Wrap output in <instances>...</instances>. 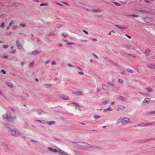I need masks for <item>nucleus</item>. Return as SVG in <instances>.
<instances>
[{"mask_svg":"<svg viewBox=\"0 0 155 155\" xmlns=\"http://www.w3.org/2000/svg\"><path fill=\"white\" fill-rule=\"evenodd\" d=\"M124 107L122 105H120L118 106V108L119 109H123L124 108Z\"/></svg>","mask_w":155,"mask_h":155,"instance_id":"obj_28","label":"nucleus"},{"mask_svg":"<svg viewBox=\"0 0 155 155\" xmlns=\"http://www.w3.org/2000/svg\"><path fill=\"white\" fill-rule=\"evenodd\" d=\"M140 11L141 12H142L145 13H147L148 12V11L143 10H140Z\"/></svg>","mask_w":155,"mask_h":155,"instance_id":"obj_33","label":"nucleus"},{"mask_svg":"<svg viewBox=\"0 0 155 155\" xmlns=\"http://www.w3.org/2000/svg\"><path fill=\"white\" fill-rule=\"evenodd\" d=\"M39 53L40 52L38 51H34L31 52V54L35 55L38 54H39Z\"/></svg>","mask_w":155,"mask_h":155,"instance_id":"obj_13","label":"nucleus"},{"mask_svg":"<svg viewBox=\"0 0 155 155\" xmlns=\"http://www.w3.org/2000/svg\"><path fill=\"white\" fill-rule=\"evenodd\" d=\"M76 94H78V95H82V92L81 91L78 92H77L76 93Z\"/></svg>","mask_w":155,"mask_h":155,"instance_id":"obj_32","label":"nucleus"},{"mask_svg":"<svg viewBox=\"0 0 155 155\" xmlns=\"http://www.w3.org/2000/svg\"><path fill=\"white\" fill-rule=\"evenodd\" d=\"M61 26V25H59V24L57 25V27L58 28H60Z\"/></svg>","mask_w":155,"mask_h":155,"instance_id":"obj_47","label":"nucleus"},{"mask_svg":"<svg viewBox=\"0 0 155 155\" xmlns=\"http://www.w3.org/2000/svg\"><path fill=\"white\" fill-rule=\"evenodd\" d=\"M150 102V100L149 98H146L144 100L143 103V104H147Z\"/></svg>","mask_w":155,"mask_h":155,"instance_id":"obj_7","label":"nucleus"},{"mask_svg":"<svg viewBox=\"0 0 155 155\" xmlns=\"http://www.w3.org/2000/svg\"><path fill=\"white\" fill-rule=\"evenodd\" d=\"M112 32H113L114 33H115L114 31L113 30H112L109 32L108 33V35H111V33Z\"/></svg>","mask_w":155,"mask_h":155,"instance_id":"obj_31","label":"nucleus"},{"mask_svg":"<svg viewBox=\"0 0 155 155\" xmlns=\"http://www.w3.org/2000/svg\"><path fill=\"white\" fill-rule=\"evenodd\" d=\"M93 55L96 58H98V57L95 54H93Z\"/></svg>","mask_w":155,"mask_h":155,"instance_id":"obj_55","label":"nucleus"},{"mask_svg":"<svg viewBox=\"0 0 155 155\" xmlns=\"http://www.w3.org/2000/svg\"><path fill=\"white\" fill-rule=\"evenodd\" d=\"M129 56H131L133 58H135L136 57V56H135V55L134 54H127V57H129Z\"/></svg>","mask_w":155,"mask_h":155,"instance_id":"obj_27","label":"nucleus"},{"mask_svg":"<svg viewBox=\"0 0 155 155\" xmlns=\"http://www.w3.org/2000/svg\"><path fill=\"white\" fill-rule=\"evenodd\" d=\"M76 143L78 146L81 147H84L85 149H88L89 148L92 147L91 146L90 144L83 142H78Z\"/></svg>","mask_w":155,"mask_h":155,"instance_id":"obj_2","label":"nucleus"},{"mask_svg":"<svg viewBox=\"0 0 155 155\" xmlns=\"http://www.w3.org/2000/svg\"><path fill=\"white\" fill-rule=\"evenodd\" d=\"M6 15H5V14L2 15L1 16V17L2 18H4L5 17H6Z\"/></svg>","mask_w":155,"mask_h":155,"instance_id":"obj_34","label":"nucleus"},{"mask_svg":"<svg viewBox=\"0 0 155 155\" xmlns=\"http://www.w3.org/2000/svg\"><path fill=\"white\" fill-rule=\"evenodd\" d=\"M127 71L128 72H129L130 73H133V71L132 70H127Z\"/></svg>","mask_w":155,"mask_h":155,"instance_id":"obj_43","label":"nucleus"},{"mask_svg":"<svg viewBox=\"0 0 155 155\" xmlns=\"http://www.w3.org/2000/svg\"><path fill=\"white\" fill-rule=\"evenodd\" d=\"M72 103V104H75V105L76 106H79V104H78V103Z\"/></svg>","mask_w":155,"mask_h":155,"instance_id":"obj_38","label":"nucleus"},{"mask_svg":"<svg viewBox=\"0 0 155 155\" xmlns=\"http://www.w3.org/2000/svg\"><path fill=\"white\" fill-rule=\"evenodd\" d=\"M68 66L70 67H74V66L73 65H72L71 64H68Z\"/></svg>","mask_w":155,"mask_h":155,"instance_id":"obj_51","label":"nucleus"},{"mask_svg":"<svg viewBox=\"0 0 155 155\" xmlns=\"http://www.w3.org/2000/svg\"><path fill=\"white\" fill-rule=\"evenodd\" d=\"M11 134L14 136H17L21 134V133L15 128H10Z\"/></svg>","mask_w":155,"mask_h":155,"instance_id":"obj_3","label":"nucleus"},{"mask_svg":"<svg viewBox=\"0 0 155 155\" xmlns=\"http://www.w3.org/2000/svg\"><path fill=\"white\" fill-rule=\"evenodd\" d=\"M102 87L105 90H107L108 88V86L106 84H103Z\"/></svg>","mask_w":155,"mask_h":155,"instance_id":"obj_16","label":"nucleus"},{"mask_svg":"<svg viewBox=\"0 0 155 155\" xmlns=\"http://www.w3.org/2000/svg\"><path fill=\"white\" fill-rule=\"evenodd\" d=\"M56 4L58 5H59L61 6H62V5L61 4H59V3H56Z\"/></svg>","mask_w":155,"mask_h":155,"instance_id":"obj_63","label":"nucleus"},{"mask_svg":"<svg viewBox=\"0 0 155 155\" xmlns=\"http://www.w3.org/2000/svg\"><path fill=\"white\" fill-rule=\"evenodd\" d=\"M17 27V26H14V27H13V29H16V28Z\"/></svg>","mask_w":155,"mask_h":155,"instance_id":"obj_58","label":"nucleus"},{"mask_svg":"<svg viewBox=\"0 0 155 155\" xmlns=\"http://www.w3.org/2000/svg\"><path fill=\"white\" fill-rule=\"evenodd\" d=\"M45 85L46 86H49V87H50V86H51V85H50L49 84H47Z\"/></svg>","mask_w":155,"mask_h":155,"instance_id":"obj_64","label":"nucleus"},{"mask_svg":"<svg viewBox=\"0 0 155 155\" xmlns=\"http://www.w3.org/2000/svg\"><path fill=\"white\" fill-rule=\"evenodd\" d=\"M119 81L120 83H122L123 82V81L121 79H119Z\"/></svg>","mask_w":155,"mask_h":155,"instance_id":"obj_44","label":"nucleus"},{"mask_svg":"<svg viewBox=\"0 0 155 155\" xmlns=\"http://www.w3.org/2000/svg\"><path fill=\"white\" fill-rule=\"evenodd\" d=\"M4 118L6 119L7 120H8L10 118H11L10 113L9 111H7L6 113L3 116Z\"/></svg>","mask_w":155,"mask_h":155,"instance_id":"obj_4","label":"nucleus"},{"mask_svg":"<svg viewBox=\"0 0 155 155\" xmlns=\"http://www.w3.org/2000/svg\"><path fill=\"white\" fill-rule=\"evenodd\" d=\"M48 150L51 152H54V153L57 152V150L56 149H53L51 147L48 148Z\"/></svg>","mask_w":155,"mask_h":155,"instance_id":"obj_9","label":"nucleus"},{"mask_svg":"<svg viewBox=\"0 0 155 155\" xmlns=\"http://www.w3.org/2000/svg\"><path fill=\"white\" fill-rule=\"evenodd\" d=\"M107 83L109 85H110L112 87H114V84H113L111 82H108Z\"/></svg>","mask_w":155,"mask_h":155,"instance_id":"obj_29","label":"nucleus"},{"mask_svg":"<svg viewBox=\"0 0 155 155\" xmlns=\"http://www.w3.org/2000/svg\"><path fill=\"white\" fill-rule=\"evenodd\" d=\"M100 117L99 116H96L94 117V118L97 120L100 118Z\"/></svg>","mask_w":155,"mask_h":155,"instance_id":"obj_36","label":"nucleus"},{"mask_svg":"<svg viewBox=\"0 0 155 155\" xmlns=\"http://www.w3.org/2000/svg\"><path fill=\"white\" fill-rule=\"evenodd\" d=\"M145 2H147V3H150V1H147L146 0H144Z\"/></svg>","mask_w":155,"mask_h":155,"instance_id":"obj_60","label":"nucleus"},{"mask_svg":"<svg viewBox=\"0 0 155 155\" xmlns=\"http://www.w3.org/2000/svg\"><path fill=\"white\" fill-rule=\"evenodd\" d=\"M33 2H38L39 1L38 0H33Z\"/></svg>","mask_w":155,"mask_h":155,"instance_id":"obj_56","label":"nucleus"},{"mask_svg":"<svg viewBox=\"0 0 155 155\" xmlns=\"http://www.w3.org/2000/svg\"><path fill=\"white\" fill-rule=\"evenodd\" d=\"M21 65L22 66H23V65H24V64H25V63H24V62H21Z\"/></svg>","mask_w":155,"mask_h":155,"instance_id":"obj_57","label":"nucleus"},{"mask_svg":"<svg viewBox=\"0 0 155 155\" xmlns=\"http://www.w3.org/2000/svg\"><path fill=\"white\" fill-rule=\"evenodd\" d=\"M115 5H116L117 6H120L121 5L120 4V3H118L117 2H115Z\"/></svg>","mask_w":155,"mask_h":155,"instance_id":"obj_39","label":"nucleus"},{"mask_svg":"<svg viewBox=\"0 0 155 155\" xmlns=\"http://www.w3.org/2000/svg\"><path fill=\"white\" fill-rule=\"evenodd\" d=\"M117 98L120 100L121 101H124V100H126V98H124L122 97L120 95L118 96Z\"/></svg>","mask_w":155,"mask_h":155,"instance_id":"obj_17","label":"nucleus"},{"mask_svg":"<svg viewBox=\"0 0 155 155\" xmlns=\"http://www.w3.org/2000/svg\"><path fill=\"white\" fill-rule=\"evenodd\" d=\"M61 98L64 99L68 100L69 99V98L68 96L65 95H62L61 96Z\"/></svg>","mask_w":155,"mask_h":155,"instance_id":"obj_11","label":"nucleus"},{"mask_svg":"<svg viewBox=\"0 0 155 155\" xmlns=\"http://www.w3.org/2000/svg\"><path fill=\"white\" fill-rule=\"evenodd\" d=\"M147 67L150 69H155V64H150L147 65Z\"/></svg>","mask_w":155,"mask_h":155,"instance_id":"obj_8","label":"nucleus"},{"mask_svg":"<svg viewBox=\"0 0 155 155\" xmlns=\"http://www.w3.org/2000/svg\"><path fill=\"white\" fill-rule=\"evenodd\" d=\"M8 47V46H7V45H4L3 46V48L5 49H6V48H7Z\"/></svg>","mask_w":155,"mask_h":155,"instance_id":"obj_45","label":"nucleus"},{"mask_svg":"<svg viewBox=\"0 0 155 155\" xmlns=\"http://www.w3.org/2000/svg\"><path fill=\"white\" fill-rule=\"evenodd\" d=\"M38 121H39L41 123L44 124H47V122L45 121L44 120H41V121L40 120H37Z\"/></svg>","mask_w":155,"mask_h":155,"instance_id":"obj_21","label":"nucleus"},{"mask_svg":"<svg viewBox=\"0 0 155 155\" xmlns=\"http://www.w3.org/2000/svg\"><path fill=\"white\" fill-rule=\"evenodd\" d=\"M77 68H78L79 69V70H80L81 71H82V69L81 68H80V67H77Z\"/></svg>","mask_w":155,"mask_h":155,"instance_id":"obj_59","label":"nucleus"},{"mask_svg":"<svg viewBox=\"0 0 155 155\" xmlns=\"http://www.w3.org/2000/svg\"><path fill=\"white\" fill-rule=\"evenodd\" d=\"M55 122L54 121H51L49 122H47V124L49 125L54 124H55Z\"/></svg>","mask_w":155,"mask_h":155,"instance_id":"obj_20","label":"nucleus"},{"mask_svg":"<svg viewBox=\"0 0 155 155\" xmlns=\"http://www.w3.org/2000/svg\"><path fill=\"white\" fill-rule=\"evenodd\" d=\"M146 90L149 92H152L153 91V90L150 87H147L146 88Z\"/></svg>","mask_w":155,"mask_h":155,"instance_id":"obj_25","label":"nucleus"},{"mask_svg":"<svg viewBox=\"0 0 155 155\" xmlns=\"http://www.w3.org/2000/svg\"><path fill=\"white\" fill-rule=\"evenodd\" d=\"M100 91V89L98 88H97V93H98V92Z\"/></svg>","mask_w":155,"mask_h":155,"instance_id":"obj_54","label":"nucleus"},{"mask_svg":"<svg viewBox=\"0 0 155 155\" xmlns=\"http://www.w3.org/2000/svg\"><path fill=\"white\" fill-rule=\"evenodd\" d=\"M83 31L85 33L86 35H88V32L85 30H83Z\"/></svg>","mask_w":155,"mask_h":155,"instance_id":"obj_46","label":"nucleus"},{"mask_svg":"<svg viewBox=\"0 0 155 155\" xmlns=\"http://www.w3.org/2000/svg\"><path fill=\"white\" fill-rule=\"evenodd\" d=\"M1 72L4 74H6V72L4 70H2Z\"/></svg>","mask_w":155,"mask_h":155,"instance_id":"obj_42","label":"nucleus"},{"mask_svg":"<svg viewBox=\"0 0 155 155\" xmlns=\"http://www.w3.org/2000/svg\"><path fill=\"white\" fill-rule=\"evenodd\" d=\"M63 36L64 37H66L67 35V34L65 33H64L63 34Z\"/></svg>","mask_w":155,"mask_h":155,"instance_id":"obj_49","label":"nucleus"},{"mask_svg":"<svg viewBox=\"0 0 155 155\" xmlns=\"http://www.w3.org/2000/svg\"><path fill=\"white\" fill-rule=\"evenodd\" d=\"M56 64L55 62L54 61H53L52 62V64Z\"/></svg>","mask_w":155,"mask_h":155,"instance_id":"obj_62","label":"nucleus"},{"mask_svg":"<svg viewBox=\"0 0 155 155\" xmlns=\"http://www.w3.org/2000/svg\"><path fill=\"white\" fill-rule=\"evenodd\" d=\"M49 5V4L48 3H41L40 5V6H48Z\"/></svg>","mask_w":155,"mask_h":155,"instance_id":"obj_22","label":"nucleus"},{"mask_svg":"<svg viewBox=\"0 0 155 155\" xmlns=\"http://www.w3.org/2000/svg\"><path fill=\"white\" fill-rule=\"evenodd\" d=\"M92 40L94 41H97V39L96 38H92Z\"/></svg>","mask_w":155,"mask_h":155,"instance_id":"obj_53","label":"nucleus"},{"mask_svg":"<svg viewBox=\"0 0 155 155\" xmlns=\"http://www.w3.org/2000/svg\"><path fill=\"white\" fill-rule=\"evenodd\" d=\"M25 24H20V26L22 27H24L25 26Z\"/></svg>","mask_w":155,"mask_h":155,"instance_id":"obj_40","label":"nucleus"},{"mask_svg":"<svg viewBox=\"0 0 155 155\" xmlns=\"http://www.w3.org/2000/svg\"><path fill=\"white\" fill-rule=\"evenodd\" d=\"M15 52H16V50H13L12 51V52L13 53H15Z\"/></svg>","mask_w":155,"mask_h":155,"instance_id":"obj_61","label":"nucleus"},{"mask_svg":"<svg viewBox=\"0 0 155 155\" xmlns=\"http://www.w3.org/2000/svg\"><path fill=\"white\" fill-rule=\"evenodd\" d=\"M91 11L94 12H101L102 11V10L101 9L98 8L93 9L91 10Z\"/></svg>","mask_w":155,"mask_h":155,"instance_id":"obj_12","label":"nucleus"},{"mask_svg":"<svg viewBox=\"0 0 155 155\" xmlns=\"http://www.w3.org/2000/svg\"><path fill=\"white\" fill-rule=\"evenodd\" d=\"M62 3H64V4L65 5H67V6H69V5L66 2H62Z\"/></svg>","mask_w":155,"mask_h":155,"instance_id":"obj_37","label":"nucleus"},{"mask_svg":"<svg viewBox=\"0 0 155 155\" xmlns=\"http://www.w3.org/2000/svg\"><path fill=\"white\" fill-rule=\"evenodd\" d=\"M150 52H151V50H150L148 49L145 52V54L146 55H148L150 54Z\"/></svg>","mask_w":155,"mask_h":155,"instance_id":"obj_14","label":"nucleus"},{"mask_svg":"<svg viewBox=\"0 0 155 155\" xmlns=\"http://www.w3.org/2000/svg\"><path fill=\"white\" fill-rule=\"evenodd\" d=\"M126 35L129 38H131V36L128 35L127 34H126Z\"/></svg>","mask_w":155,"mask_h":155,"instance_id":"obj_50","label":"nucleus"},{"mask_svg":"<svg viewBox=\"0 0 155 155\" xmlns=\"http://www.w3.org/2000/svg\"><path fill=\"white\" fill-rule=\"evenodd\" d=\"M7 84L8 85L11 87H12L13 86V85L12 84L11 82H8L7 83Z\"/></svg>","mask_w":155,"mask_h":155,"instance_id":"obj_26","label":"nucleus"},{"mask_svg":"<svg viewBox=\"0 0 155 155\" xmlns=\"http://www.w3.org/2000/svg\"><path fill=\"white\" fill-rule=\"evenodd\" d=\"M110 101L109 100H107L106 101H104L101 104V105L106 104L107 103H109Z\"/></svg>","mask_w":155,"mask_h":155,"instance_id":"obj_19","label":"nucleus"},{"mask_svg":"<svg viewBox=\"0 0 155 155\" xmlns=\"http://www.w3.org/2000/svg\"><path fill=\"white\" fill-rule=\"evenodd\" d=\"M151 124L149 123H145L140 124V126L141 127H144L148 126Z\"/></svg>","mask_w":155,"mask_h":155,"instance_id":"obj_10","label":"nucleus"},{"mask_svg":"<svg viewBox=\"0 0 155 155\" xmlns=\"http://www.w3.org/2000/svg\"><path fill=\"white\" fill-rule=\"evenodd\" d=\"M78 73L79 74H80V75H84V73L83 72H78Z\"/></svg>","mask_w":155,"mask_h":155,"instance_id":"obj_41","label":"nucleus"},{"mask_svg":"<svg viewBox=\"0 0 155 155\" xmlns=\"http://www.w3.org/2000/svg\"><path fill=\"white\" fill-rule=\"evenodd\" d=\"M4 23L3 22L2 23V25H1V26H0V27H2V28H4Z\"/></svg>","mask_w":155,"mask_h":155,"instance_id":"obj_48","label":"nucleus"},{"mask_svg":"<svg viewBox=\"0 0 155 155\" xmlns=\"http://www.w3.org/2000/svg\"><path fill=\"white\" fill-rule=\"evenodd\" d=\"M33 65H34V63H31L30 64V66L31 67H32Z\"/></svg>","mask_w":155,"mask_h":155,"instance_id":"obj_52","label":"nucleus"},{"mask_svg":"<svg viewBox=\"0 0 155 155\" xmlns=\"http://www.w3.org/2000/svg\"><path fill=\"white\" fill-rule=\"evenodd\" d=\"M16 44L18 48L19 49H20L21 48L22 46L20 43L19 41H17L16 42Z\"/></svg>","mask_w":155,"mask_h":155,"instance_id":"obj_15","label":"nucleus"},{"mask_svg":"<svg viewBox=\"0 0 155 155\" xmlns=\"http://www.w3.org/2000/svg\"><path fill=\"white\" fill-rule=\"evenodd\" d=\"M67 44L68 45H73L74 44V43H72V42H68L67 43Z\"/></svg>","mask_w":155,"mask_h":155,"instance_id":"obj_35","label":"nucleus"},{"mask_svg":"<svg viewBox=\"0 0 155 155\" xmlns=\"http://www.w3.org/2000/svg\"><path fill=\"white\" fill-rule=\"evenodd\" d=\"M118 120L121 124L124 125L130 123L131 122L130 121V119L126 117H124L123 118L119 119Z\"/></svg>","mask_w":155,"mask_h":155,"instance_id":"obj_1","label":"nucleus"},{"mask_svg":"<svg viewBox=\"0 0 155 155\" xmlns=\"http://www.w3.org/2000/svg\"><path fill=\"white\" fill-rule=\"evenodd\" d=\"M57 152H58L59 154L62 155H68V154L66 152H65L64 151L61 150L60 149L58 148L57 150Z\"/></svg>","mask_w":155,"mask_h":155,"instance_id":"obj_6","label":"nucleus"},{"mask_svg":"<svg viewBox=\"0 0 155 155\" xmlns=\"http://www.w3.org/2000/svg\"><path fill=\"white\" fill-rule=\"evenodd\" d=\"M152 18L151 17H147L144 19V21L146 22L149 23L151 22Z\"/></svg>","mask_w":155,"mask_h":155,"instance_id":"obj_5","label":"nucleus"},{"mask_svg":"<svg viewBox=\"0 0 155 155\" xmlns=\"http://www.w3.org/2000/svg\"><path fill=\"white\" fill-rule=\"evenodd\" d=\"M14 23V21H12L9 23V25L10 26H11Z\"/></svg>","mask_w":155,"mask_h":155,"instance_id":"obj_30","label":"nucleus"},{"mask_svg":"<svg viewBox=\"0 0 155 155\" xmlns=\"http://www.w3.org/2000/svg\"><path fill=\"white\" fill-rule=\"evenodd\" d=\"M128 16L129 17L132 16L134 17L138 18L139 17V15H128Z\"/></svg>","mask_w":155,"mask_h":155,"instance_id":"obj_23","label":"nucleus"},{"mask_svg":"<svg viewBox=\"0 0 155 155\" xmlns=\"http://www.w3.org/2000/svg\"><path fill=\"white\" fill-rule=\"evenodd\" d=\"M112 110V109L110 107H109L108 108L104 110V111L105 112H107L108 111H111Z\"/></svg>","mask_w":155,"mask_h":155,"instance_id":"obj_24","label":"nucleus"},{"mask_svg":"<svg viewBox=\"0 0 155 155\" xmlns=\"http://www.w3.org/2000/svg\"><path fill=\"white\" fill-rule=\"evenodd\" d=\"M114 26H115L116 27L118 28H120V29H123L124 28H125L124 27H123V26L120 25H114Z\"/></svg>","mask_w":155,"mask_h":155,"instance_id":"obj_18","label":"nucleus"}]
</instances>
